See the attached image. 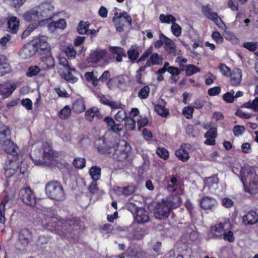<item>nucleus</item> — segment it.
I'll use <instances>...</instances> for the list:
<instances>
[{"mask_svg": "<svg viewBox=\"0 0 258 258\" xmlns=\"http://www.w3.org/2000/svg\"><path fill=\"white\" fill-rule=\"evenodd\" d=\"M228 77L230 78V84L232 86H239L242 80V71L240 69L235 68Z\"/></svg>", "mask_w": 258, "mask_h": 258, "instance_id": "21", "label": "nucleus"}, {"mask_svg": "<svg viewBox=\"0 0 258 258\" xmlns=\"http://www.w3.org/2000/svg\"><path fill=\"white\" fill-rule=\"evenodd\" d=\"M37 51L35 46L32 43H29L24 45L19 54L22 59H26L33 56Z\"/></svg>", "mask_w": 258, "mask_h": 258, "instance_id": "17", "label": "nucleus"}, {"mask_svg": "<svg viewBox=\"0 0 258 258\" xmlns=\"http://www.w3.org/2000/svg\"><path fill=\"white\" fill-rule=\"evenodd\" d=\"M2 149L7 154L8 161H17L19 159V149L11 139L2 144Z\"/></svg>", "mask_w": 258, "mask_h": 258, "instance_id": "6", "label": "nucleus"}, {"mask_svg": "<svg viewBox=\"0 0 258 258\" xmlns=\"http://www.w3.org/2000/svg\"><path fill=\"white\" fill-rule=\"evenodd\" d=\"M39 12L34 10L27 11L23 15L24 19L28 22L38 21L39 18Z\"/></svg>", "mask_w": 258, "mask_h": 258, "instance_id": "33", "label": "nucleus"}, {"mask_svg": "<svg viewBox=\"0 0 258 258\" xmlns=\"http://www.w3.org/2000/svg\"><path fill=\"white\" fill-rule=\"evenodd\" d=\"M5 175L7 178H10L13 176L19 169V172L24 174L25 172L24 170H22L21 167H20L19 160L17 161H8L7 160L5 167Z\"/></svg>", "mask_w": 258, "mask_h": 258, "instance_id": "12", "label": "nucleus"}, {"mask_svg": "<svg viewBox=\"0 0 258 258\" xmlns=\"http://www.w3.org/2000/svg\"><path fill=\"white\" fill-rule=\"evenodd\" d=\"M217 200L209 196H204L199 201V205L201 209L205 211L213 212L218 206Z\"/></svg>", "mask_w": 258, "mask_h": 258, "instance_id": "13", "label": "nucleus"}, {"mask_svg": "<svg viewBox=\"0 0 258 258\" xmlns=\"http://www.w3.org/2000/svg\"><path fill=\"white\" fill-rule=\"evenodd\" d=\"M219 178L218 174L213 175L210 177H206L204 179V183L205 186L210 188L214 184H217L219 183Z\"/></svg>", "mask_w": 258, "mask_h": 258, "instance_id": "36", "label": "nucleus"}, {"mask_svg": "<svg viewBox=\"0 0 258 258\" xmlns=\"http://www.w3.org/2000/svg\"><path fill=\"white\" fill-rule=\"evenodd\" d=\"M78 72L75 68L70 67L66 69V72H62L60 76L67 82L74 84L78 80V78L76 76Z\"/></svg>", "mask_w": 258, "mask_h": 258, "instance_id": "19", "label": "nucleus"}, {"mask_svg": "<svg viewBox=\"0 0 258 258\" xmlns=\"http://www.w3.org/2000/svg\"><path fill=\"white\" fill-rule=\"evenodd\" d=\"M99 112L98 109L96 107H92L86 111L85 113V118L89 121H93L95 116L97 115Z\"/></svg>", "mask_w": 258, "mask_h": 258, "instance_id": "42", "label": "nucleus"}, {"mask_svg": "<svg viewBox=\"0 0 258 258\" xmlns=\"http://www.w3.org/2000/svg\"><path fill=\"white\" fill-rule=\"evenodd\" d=\"M47 37L45 36H40L36 38L31 42L33 45L37 48V51L39 50L43 52L47 50H50L48 43L47 42Z\"/></svg>", "mask_w": 258, "mask_h": 258, "instance_id": "20", "label": "nucleus"}, {"mask_svg": "<svg viewBox=\"0 0 258 258\" xmlns=\"http://www.w3.org/2000/svg\"><path fill=\"white\" fill-rule=\"evenodd\" d=\"M84 77L86 81L91 83L95 87L98 86L99 82L103 83L106 82L111 78L110 73L108 70L105 71L99 78L94 76L93 71L85 73Z\"/></svg>", "mask_w": 258, "mask_h": 258, "instance_id": "9", "label": "nucleus"}, {"mask_svg": "<svg viewBox=\"0 0 258 258\" xmlns=\"http://www.w3.org/2000/svg\"><path fill=\"white\" fill-rule=\"evenodd\" d=\"M212 39L217 43L221 44L224 42V38L218 31H214L211 34Z\"/></svg>", "mask_w": 258, "mask_h": 258, "instance_id": "57", "label": "nucleus"}, {"mask_svg": "<svg viewBox=\"0 0 258 258\" xmlns=\"http://www.w3.org/2000/svg\"><path fill=\"white\" fill-rule=\"evenodd\" d=\"M40 72V68L37 66H30L28 68V72L26 73V76L28 77H32L37 75Z\"/></svg>", "mask_w": 258, "mask_h": 258, "instance_id": "55", "label": "nucleus"}, {"mask_svg": "<svg viewBox=\"0 0 258 258\" xmlns=\"http://www.w3.org/2000/svg\"><path fill=\"white\" fill-rule=\"evenodd\" d=\"M20 21L16 17H11L8 22L9 31L13 34H16L19 28Z\"/></svg>", "mask_w": 258, "mask_h": 258, "instance_id": "29", "label": "nucleus"}, {"mask_svg": "<svg viewBox=\"0 0 258 258\" xmlns=\"http://www.w3.org/2000/svg\"><path fill=\"white\" fill-rule=\"evenodd\" d=\"M90 24L88 22L81 21L77 27V31L80 34H88Z\"/></svg>", "mask_w": 258, "mask_h": 258, "instance_id": "41", "label": "nucleus"}, {"mask_svg": "<svg viewBox=\"0 0 258 258\" xmlns=\"http://www.w3.org/2000/svg\"><path fill=\"white\" fill-rule=\"evenodd\" d=\"M16 86L15 84H0V95L4 98L10 96L16 90Z\"/></svg>", "mask_w": 258, "mask_h": 258, "instance_id": "24", "label": "nucleus"}, {"mask_svg": "<svg viewBox=\"0 0 258 258\" xmlns=\"http://www.w3.org/2000/svg\"><path fill=\"white\" fill-rule=\"evenodd\" d=\"M150 92V88L148 85H145L142 87L138 93V97L141 99L148 98Z\"/></svg>", "mask_w": 258, "mask_h": 258, "instance_id": "44", "label": "nucleus"}, {"mask_svg": "<svg viewBox=\"0 0 258 258\" xmlns=\"http://www.w3.org/2000/svg\"><path fill=\"white\" fill-rule=\"evenodd\" d=\"M107 53L106 49L97 48L91 50L87 58V61L91 63H98L106 56Z\"/></svg>", "mask_w": 258, "mask_h": 258, "instance_id": "15", "label": "nucleus"}, {"mask_svg": "<svg viewBox=\"0 0 258 258\" xmlns=\"http://www.w3.org/2000/svg\"><path fill=\"white\" fill-rule=\"evenodd\" d=\"M42 150L43 151L42 159L36 160V165H43L51 166L57 163L59 156V153L54 151L51 145L47 143L42 144Z\"/></svg>", "mask_w": 258, "mask_h": 258, "instance_id": "3", "label": "nucleus"}, {"mask_svg": "<svg viewBox=\"0 0 258 258\" xmlns=\"http://www.w3.org/2000/svg\"><path fill=\"white\" fill-rule=\"evenodd\" d=\"M225 241H227L230 243L233 242L235 241V237L233 233L231 230L226 231L225 230L222 234V238Z\"/></svg>", "mask_w": 258, "mask_h": 258, "instance_id": "54", "label": "nucleus"}, {"mask_svg": "<svg viewBox=\"0 0 258 258\" xmlns=\"http://www.w3.org/2000/svg\"><path fill=\"white\" fill-rule=\"evenodd\" d=\"M118 191L121 192L122 194L125 196L128 197L134 194L136 190V187L134 185H130L124 187H117Z\"/></svg>", "mask_w": 258, "mask_h": 258, "instance_id": "39", "label": "nucleus"}, {"mask_svg": "<svg viewBox=\"0 0 258 258\" xmlns=\"http://www.w3.org/2000/svg\"><path fill=\"white\" fill-rule=\"evenodd\" d=\"M11 139V131L10 127L3 124L0 125V144Z\"/></svg>", "mask_w": 258, "mask_h": 258, "instance_id": "28", "label": "nucleus"}, {"mask_svg": "<svg viewBox=\"0 0 258 258\" xmlns=\"http://www.w3.org/2000/svg\"><path fill=\"white\" fill-rule=\"evenodd\" d=\"M245 131V127L244 126L237 125L234 126L233 129V133L235 136L239 137L241 136Z\"/></svg>", "mask_w": 258, "mask_h": 258, "instance_id": "62", "label": "nucleus"}, {"mask_svg": "<svg viewBox=\"0 0 258 258\" xmlns=\"http://www.w3.org/2000/svg\"><path fill=\"white\" fill-rule=\"evenodd\" d=\"M201 71V69L194 65V64H187V69L185 70V75L187 76H190Z\"/></svg>", "mask_w": 258, "mask_h": 258, "instance_id": "51", "label": "nucleus"}, {"mask_svg": "<svg viewBox=\"0 0 258 258\" xmlns=\"http://www.w3.org/2000/svg\"><path fill=\"white\" fill-rule=\"evenodd\" d=\"M73 164L76 168L83 169L86 166V160L84 158H76L73 160Z\"/></svg>", "mask_w": 258, "mask_h": 258, "instance_id": "52", "label": "nucleus"}, {"mask_svg": "<svg viewBox=\"0 0 258 258\" xmlns=\"http://www.w3.org/2000/svg\"><path fill=\"white\" fill-rule=\"evenodd\" d=\"M65 53L70 59L74 58L76 55V51L72 45H68L65 49Z\"/></svg>", "mask_w": 258, "mask_h": 258, "instance_id": "59", "label": "nucleus"}, {"mask_svg": "<svg viewBox=\"0 0 258 258\" xmlns=\"http://www.w3.org/2000/svg\"><path fill=\"white\" fill-rule=\"evenodd\" d=\"M175 154L178 159L182 162H186L189 158L188 152L185 149L182 148L176 150Z\"/></svg>", "mask_w": 258, "mask_h": 258, "instance_id": "37", "label": "nucleus"}, {"mask_svg": "<svg viewBox=\"0 0 258 258\" xmlns=\"http://www.w3.org/2000/svg\"><path fill=\"white\" fill-rule=\"evenodd\" d=\"M40 12V16L42 17H48L52 13L54 9L53 6L50 3H44L41 4L39 7Z\"/></svg>", "mask_w": 258, "mask_h": 258, "instance_id": "27", "label": "nucleus"}, {"mask_svg": "<svg viewBox=\"0 0 258 258\" xmlns=\"http://www.w3.org/2000/svg\"><path fill=\"white\" fill-rule=\"evenodd\" d=\"M226 222H219L217 224L212 226L210 228V232L212 238L213 239H221L224 231V228Z\"/></svg>", "mask_w": 258, "mask_h": 258, "instance_id": "18", "label": "nucleus"}, {"mask_svg": "<svg viewBox=\"0 0 258 258\" xmlns=\"http://www.w3.org/2000/svg\"><path fill=\"white\" fill-rule=\"evenodd\" d=\"M67 25L66 21L64 19H59L57 21L52 22L50 25V27H53L54 29L59 28L63 29Z\"/></svg>", "mask_w": 258, "mask_h": 258, "instance_id": "47", "label": "nucleus"}, {"mask_svg": "<svg viewBox=\"0 0 258 258\" xmlns=\"http://www.w3.org/2000/svg\"><path fill=\"white\" fill-rule=\"evenodd\" d=\"M45 55L41 57V60L45 66L44 68L45 70H48L53 68L55 64L54 59L51 55L50 50H47L44 52Z\"/></svg>", "mask_w": 258, "mask_h": 258, "instance_id": "23", "label": "nucleus"}, {"mask_svg": "<svg viewBox=\"0 0 258 258\" xmlns=\"http://www.w3.org/2000/svg\"><path fill=\"white\" fill-rule=\"evenodd\" d=\"M115 119L118 122H122L125 120L128 117L126 115V112L124 110H119L115 115Z\"/></svg>", "mask_w": 258, "mask_h": 258, "instance_id": "58", "label": "nucleus"}, {"mask_svg": "<svg viewBox=\"0 0 258 258\" xmlns=\"http://www.w3.org/2000/svg\"><path fill=\"white\" fill-rule=\"evenodd\" d=\"M153 47L150 46L147 49H146L143 54L138 59L137 62H141L144 61L150 55H151L153 52Z\"/></svg>", "mask_w": 258, "mask_h": 258, "instance_id": "61", "label": "nucleus"}, {"mask_svg": "<svg viewBox=\"0 0 258 258\" xmlns=\"http://www.w3.org/2000/svg\"><path fill=\"white\" fill-rule=\"evenodd\" d=\"M241 179L245 191L251 195L258 192V175L252 168L240 172Z\"/></svg>", "mask_w": 258, "mask_h": 258, "instance_id": "2", "label": "nucleus"}, {"mask_svg": "<svg viewBox=\"0 0 258 258\" xmlns=\"http://www.w3.org/2000/svg\"><path fill=\"white\" fill-rule=\"evenodd\" d=\"M163 57L158 53H152L149 59L147 60V66L150 67L161 64L162 63Z\"/></svg>", "mask_w": 258, "mask_h": 258, "instance_id": "34", "label": "nucleus"}, {"mask_svg": "<svg viewBox=\"0 0 258 258\" xmlns=\"http://www.w3.org/2000/svg\"><path fill=\"white\" fill-rule=\"evenodd\" d=\"M93 181H97L100 178L101 168L97 166H92L89 170Z\"/></svg>", "mask_w": 258, "mask_h": 258, "instance_id": "40", "label": "nucleus"}, {"mask_svg": "<svg viewBox=\"0 0 258 258\" xmlns=\"http://www.w3.org/2000/svg\"><path fill=\"white\" fill-rule=\"evenodd\" d=\"M127 54L132 63L138 60L140 55L138 46L137 45H132L130 49L127 50Z\"/></svg>", "mask_w": 258, "mask_h": 258, "instance_id": "31", "label": "nucleus"}, {"mask_svg": "<svg viewBox=\"0 0 258 258\" xmlns=\"http://www.w3.org/2000/svg\"><path fill=\"white\" fill-rule=\"evenodd\" d=\"M9 201V195L7 194L5 196L4 199L0 203V223L4 224L6 221L5 210L6 205Z\"/></svg>", "mask_w": 258, "mask_h": 258, "instance_id": "35", "label": "nucleus"}, {"mask_svg": "<svg viewBox=\"0 0 258 258\" xmlns=\"http://www.w3.org/2000/svg\"><path fill=\"white\" fill-rule=\"evenodd\" d=\"M109 51L115 54H116V60L117 62H121L122 61V57L126 56L125 50L119 46H111L109 48Z\"/></svg>", "mask_w": 258, "mask_h": 258, "instance_id": "30", "label": "nucleus"}, {"mask_svg": "<svg viewBox=\"0 0 258 258\" xmlns=\"http://www.w3.org/2000/svg\"><path fill=\"white\" fill-rule=\"evenodd\" d=\"M171 30L173 34L176 37H179L181 34V27L175 22L172 24Z\"/></svg>", "mask_w": 258, "mask_h": 258, "instance_id": "60", "label": "nucleus"}, {"mask_svg": "<svg viewBox=\"0 0 258 258\" xmlns=\"http://www.w3.org/2000/svg\"><path fill=\"white\" fill-rule=\"evenodd\" d=\"M56 215L47 214L42 220L44 227L58 235L63 233L62 223Z\"/></svg>", "mask_w": 258, "mask_h": 258, "instance_id": "5", "label": "nucleus"}, {"mask_svg": "<svg viewBox=\"0 0 258 258\" xmlns=\"http://www.w3.org/2000/svg\"><path fill=\"white\" fill-rule=\"evenodd\" d=\"M194 111L193 107L190 106H187L183 108L182 114L187 119H191L193 117Z\"/></svg>", "mask_w": 258, "mask_h": 258, "instance_id": "56", "label": "nucleus"}, {"mask_svg": "<svg viewBox=\"0 0 258 258\" xmlns=\"http://www.w3.org/2000/svg\"><path fill=\"white\" fill-rule=\"evenodd\" d=\"M124 126L127 131H133L136 127V121L132 117H128L125 120Z\"/></svg>", "mask_w": 258, "mask_h": 258, "instance_id": "50", "label": "nucleus"}, {"mask_svg": "<svg viewBox=\"0 0 258 258\" xmlns=\"http://www.w3.org/2000/svg\"><path fill=\"white\" fill-rule=\"evenodd\" d=\"M114 143L104 137L99 138L95 141V147L101 154H110L112 153Z\"/></svg>", "mask_w": 258, "mask_h": 258, "instance_id": "8", "label": "nucleus"}, {"mask_svg": "<svg viewBox=\"0 0 258 258\" xmlns=\"http://www.w3.org/2000/svg\"><path fill=\"white\" fill-rule=\"evenodd\" d=\"M19 196L22 202L31 207H34L36 204V198L33 190L30 187L21 189Z\"/></svg>", "mask_w": 258, "mask_h": 258, "instance_id": "11", "label": "nucleus"}, {"mask_svg": "<svg viewBox=\"0 0 258 258\" xmlns=\"http://www.w3.org/2000/svg\"><path fill=\"white\" fill-rule=\"evenodd\" d=\"M243 47L250 51H254L257 47V43L253 42H246L243 44Z\"/></svg>", "mask_w": 258, "mask_h": 258, "instance_id": "64", "label": "nucleus"}, {"mask_svg": "<svg viewBox=\"0 0 258 258\" xmlns=\"http://www.w3.org/2000/svg\"><path fill=\"white\" fill-rule=\"evenodd\" d=\"M159 38L164 40V48L168 54L175 56L176 54V47L175 43L170 38L161 33Z\"/></svg>", "mask_w": 258, "mask_h": 258, "instance_id": "16", "label": "nucleus"}, {"mask_svg": "<svg viewBox=\"0 0 258 258\" xmlns=\"http://www.w3.org/2000/svg\"><path fill=\"white\" fill-rule=\"evenodd\" d=\"M242 220L245 225H253L258 221V214L254 211L247 212L242 217Z\"/></svg>", "mask_w": 258, "mask_h": 258, "instance_id": "26", "label": "nucleus"}, {"mask_svg": "<svg viewBox=\"0 0 258 258\" xmlns=\"http://www.w3.org/2000/svg\"><path fill=\"white\" fill-rule=\"evenodd\" d=\"M181 203V199L179 196H174L166 199H162L158 202L154 209V215L156 218L162 220L167 218L172 209L179 207Z\"/></svg>", "mask_w": 258, "mask_h": 258, "instance_id": "1", "label": "nucleus"}, {"mask_svg": "<svg viewBox=\"0 0 258 258\" xmlns=\"http://www.w3.org/2000/svg\"><path fill=\"white\" fill-rule=\"evenodd\" d=\"M71 114V109L68 105L65 106L58 113L59 117L61 119H68Z\"/></svg>", "mask_w": 258, "mask_h": 258, "instance_id": "43", "label": "nucleus"}, {"mask_svg": "<svg viewBox=\"0 0 258 258\" xmlns=\"http://www.w3.org/2000/svg\"><path fill=\"white\" fill-rule=\"evenodd\" d=\"M156 153L161 158L164 160H167L169 158V152L168 150L164 147H158L156 150Z\"/></svg>", "mask_w": 258, "mask_h": 258, "instance_id": "48", "label": "nucleus"}, {"mask_svg": "<svg viewBox=\"0 0 258 258\" xmlns=\"http://www.w3.org/2000/svg\"><path fill=\"white\" fill-rule=\"evenodd\" d=\"M104 121L107 124V128L114 133H118L123 128V125L121 123H115L114 120L110 116H106Z\"/></svg>", "mask_w": 258, "mask_h": 258, "instance_id": "22", "label": "nucleus"}, {"mask_svg": "<svg viewBox=\"0 0 258 258\" xmlns=\"http://www.w3.org/2000/svg\"><path fill=\"white\" fill-rule=\"evenodd\" d=\"M45 192L50 199L62 201L65 199V194L62 185L60 182L51 180L48 182L45 185Z\"/></svg>", "mask_w": 258, "mask_h": 258, "instance_id": "4", "label": "nucleus"}, {"mask_svg": "<svg viewBox=\"0 0 258 258\" xmlns=\"http://www.w3.org/2000/svg\"><path fill=\"white\" fill-rule=\"evenodd\" d=\"M0 67V76H3L10 73L12 71L11 66L10 63L4 61Z\"/></svg>", "mask_w": 258, "mask_h": 258, "instance_id": "53", "label": "nucleus"}, {"mask_svg": "<svg viewBox=\"0 0 258 258\" xmlns=\"http://www.w3.org/2000/svg\"><path fill=\"white\" fill-rule=\"evenodd\" d=\"M85 109L84 100L83 98H78L73 103L72 109L76 113H82L85 111Z\"/></svg>", "mask_w": 258, "mask_h": 258, "instance_id": "32", "label": "nucleus"}, {"mask_svg": "<svg viewBox=\"0 0 258 258\" xmlns=\"http://www.w3.org/2000/svg\"><path fill=\"white\" fill-rule=\"evenodd\" d=\"M176 252L178 253L183 258H190L192 253L191 249L185 244L178 247Z\"/></svg>", "mask_w": 258, "mask_h": 258, "instance_id": "38", "label": "nucleus"}, {"mask_svg": "<svg viewBox=\"0 0 258 258\" xmlns=\"http://www.w3.org/2000/svg\"><path fill=\"white\" fill-rule=\"evenodd\" d=\"M155 110L157 114L162 117H166L169 114L168 109L161 105H156L155 106Z\"/></svg>", "mask_w": 258, "mask_h": 258, "instance_id": "49", "label": "nucleus"}, {"mask_svg": "<svg viewBox=\"0 0 258 258\" xmlns=\"http://www.w3.org/2000/svg\"><path fill=\"white\" fill-rule=\"evenodd\" d=\"M201 11L206 18L212 21L219 28L221 29H226V26L224 22L219 17L218 14L213 11L209 4L202 6Z\"/></svg>", "mask_w": 258, "mask_h": 258, "instance_id": "7", "label": "nucleus"}, {"mask_svg": "<svg viewBox=\"0 0 258 258\" xmlns=\"http://www.w3.org/2000/svg\"><path fill=\"white\" fill-rule=\"evenodd\" d=\"M159 19L162 23L169 24L172 23V24L175 22L176 19L171 14L165 15L163 14H161L159 16Z\"/></svg>", "mask_w": 258, "mask_h": 258, "instance_id": "45", "label": "nucleus"}, {"mask_svg": "<svg viewBox=\"0 0 258 258\" xmlns=\"http://www.w3.org/2000/svg\"><path fill=\"white\" fill-rule=\"evenodd\" d=\"M121 18H123L125 22H127L129 25H132V17L127 13L125 11L120 13L119 14L118 17H113L112 20L113 22H115L119 20H120Z\"/></svg>", "mask_w": 258, "mask_h": 258, "instance_id": "46", "label": "nucleus"}, {"mask_svg": "<svg viewBox=\"0 0 258 258\" xmlns=\"http://www.w3.org/2000/svg\"><path fill=\"white\" fill-rule=\"evenodd\" d=\"M17 240L22 246H27L33 241L32 232L27 228L21 229L18 232Z\"/></svg>", "mask_w": 258, "mask_h": 258, "instance_id": "14", "label": "nucleus"}, {"mask_svg": "<svg viewBox=\"0 0 258 258\" xmlns=\"http://www.w3.org/2000/svg\"><path fill=\"white\" fill-rule=\"evenodd\" d=\"M219 69H220L222 74L226 77H228L232 72L230 68L227 67L224 63H221L219 66Z\"/></svg>", "mask_w": 258, "mask_h": 258, "instance_id": "63", "label": "nucleus"}, {"mask_svg": "<svg viewBox=\"0 0 258 258\" xmlns=\"http://www.w3.org/2000/svg\"><path fill=\"white\" fill-rule=\"evenodd\" d=\"M149 220L148 212L144 208H140L136 211L135 221L138 224H144Z\"/></svg>", "mask_w": 258, "mask_h": 258, "instance_id": "25", "label": "nucleus"}, {"mask_svg": "<svg viewBox=\"0 0 258 258\" xmlns=\"http://www.w3.org/2000/svg\"><path fill=\"white\" fill-rule=\"evenodd\" d=\"M128 146L125 142L124 145H120L119 144H114L113 148L114 152L112 157L117 161H123L128 157L130 150L127 149Z\"/></svg>", "mask_w": 258, "mask_h": 258, "instance_id": "10", "label": "nucleus"}]
</instances>
